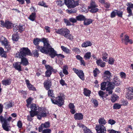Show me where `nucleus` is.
Listing matches in <instances>:
<instances>
[{
	"instance_id": "nucleus-1",
	"label": "nucleus",
	"mask_w": 133,
	"mask_h": 133,
	"mask_svg": "<svg viewBox=\"0 0 133 133\" xmlns=\"http://www.w3.org/2000/svg\"><path fill=\"white\" fill-rule=\"evenodd\" d=\"M20 52L17 53L16 56L17 58H22L25 56L26 55L31 56L32 54L30 50L27 48H21L19 50Z\"/></svg>"
},
{
	"instance_id": "nucleus-2",
	"label": "nucleus",
	"mask_w": 133,
	"mask_h": 133,
	"mask_svg": "<svg viewBox=\"0 0 133 133\" xmlns=\"http://www.w3.org/2000/svg\"><path fill=\"white\" fill-rule=\"evenodd\" d=\"M121 83L119 79L117 77H115L114 79V81L112 82H110L109 83V85L107 87V90L110 91L109 94H111L112 92V90L114 88L115 85H118Z\"/></svg>"
},
{
	"instance_id": "nucleus-3",
	"label": "nucleus",
	"mask_w": 133,
	"mask_h": 133,
	"mask_svg": "<svg viewBox=\"0 0 133 133\" xmlns=\"http://www.w3.org/2000/svg\"><path fill=\"white\" fill-rule=\"evenodd\" d=\"M64 96H60L56 97L55 99L51 98V100L52 103L57 104L58 106H61L64 104Z\"/></svg>"
},
{
	"instance_id": "nucleus-4",
	"label": "nucleus",
	"mask_w": 133,
	"mask_h": 133,
	"mask_svg": "<svg viewBox=\"0 0 133 133\" xmlns=\"http://www.w3.org/2000/svg\"><path fill=\"white\" fill-rule=\"evenodd\" d=\"M37 111V118L39 119H41L42 117H46L48 113V111L45 108H39Z\"/></svg>"
},
{
	"instance_id": "nucleus-5",
	"label": "nucleus",
	"mask_w": 133,
	"mask_h": 133,
	"mask_svg": "<svg viewBox=\"0 0 133 133\" xmlns=\"http://www.w3.org/2000/svg\"><path fill=\"white\" fill-rule=\"evenodd\" d=\"M39 42H43L45 46L46 45L48 46L49 45V41L47 39L45 38H43L41 39L37 38L36 39H34V40L33 42L36 45L39 44Z\"/></svg>"
},
{
	"instance_id": "nucleus-6",
	"label": "nucleus",
	"mask_w": 133,
	"mask_h": 133,
	"mask_svg": "<svg viewBox=\"0 0 133 133\" xmlns=\"http://www.w3.org/2000/svg\"><path fill=\"white\" fill-rule=\"evenodd\" d=\"M0 121L2 124V127L3 129L6 131H9L10 129V127L8 123L4 119L3 116H0Z\"/></svg>"
},
{
	"instance_id": "nucleus-7",
	"label": "nucleus",
	"mask_w": 133,
	"mask_h": 133,
	"mask_svg": "<svg viewBox=\"0 0 133 133\" xmlns=\"http://www.w3.org/2000/svg\"><path fill=\"white\" fill-rule=\"evenodd\" d=\"M50 47V44L49 46H48L46 45L45 46L44 45L43 46L37 45L36 46V48L37 49L40 51L41 52L45 54H48V50L49 48Z\"/></svg>"
},
{
	"instance_id": "nucleus-8",
	"label": "nucleus",
	"mask_w": 133,
	"mask_h": 133,
	"mask_svg": "<svg viewBox=\"0 0 133 133\" xmlns=\"http://www.w3.org/2000/svg\"><path fill=\"white\" fill-rule=\"evenodd\" d=\"M126 97L129 100L133 98V87H130L127 89Z\"/></svg>"
},
{
	"instance_id": "nucleus-9",
	"label": "nucleus",
	"mask_w": 133,
	"mask_h": 133,
	"mask_svg": "<svg viewBox=\"0 0 133 133\" xmlns=\"http://www.w3.org/2000/svg\"><path fill=\"white\" fill-rule=\"evenodd\" d=\"M96 130L98 133H105L106 130V129L104 126L100 125L99 126H96Z\"/></svg>"
},
{
	"instance_id": "nucleus-10",
	"label": "nucleus",
	"mask_w": 133,
	"mask_h": 133,
	"mask_svg": "<svg viewBox=\"0 0 133 133\" xmlns=\"http://www.w3.org/2000/svg\"><path fill=\"white\" fill-rule=\"evenodd\" d=\"M126 5L128 6L127 9V12L129 14L128 16L130 17L132 15V13L131 9H133V4L131 2H128L127 3Z\"/></svg>"
},
{
	"instance_id": "nucleus-11",
	"label": "nucleus",
	"mask_w": 133,
	"mask_h": 133,
	"mask_svg": "<svg viewBox=\"0 0 133 133\" xmlns=\"http://www.w3.org/2000/svg\"><path fill=\"white\" fill-rule=\"evenodd\" d=\"M122 42L124 43L125 44L127 45L128 43L130 44H131L133 43L132 40L129 39V36L127 35H125L124 37L121 39Z\"/></svg>"
},
{
	"instance_id": "nucleus-12",
	"label": "nucleus",
	"mask_w": 133,
	"mask_h": 133,
	"mask_svg": "<svg viewBox=\"0 0 133 133\" xmlns=\"http://www.w3.org/2000/svg\"><path fill=\"white\" fill-rule=\"evenodd\" d=\"M1 24L3 27H5L7 29H10L12 27L13 25L10 22L6 21L4 23L3 21H1Z\"/></svg>"
},
{
	"instance_id": "nucleus-13",
	"label": "nucleus",
	"mask_w": 133,
	"mask_h": 133,
	"mask_svg": "<svg viewBox=\"0 0 133 133\" xmlns=\"http://www.w3.org/2000/svg\"><path fill=\"white\" fill-rule=\"evenodd\" d=\"M112 77L111 74L108 71H105L104 72L103 79L107 81H110Z\"/></svg>"
},
{
	"instance_id": "nucleus-14",
	"label": "nucleus",
	"mask_w": 133,
	"mask_h": 133,
	"mask_svg": "<svg viewBox=\"0 0 133 133\" xmlns=\"http://www.w3.org/2000/svg\"><path fill=\"white\" fill-rule=\"evenodd\" d=\"M50 123L48 122H46L42 124L38 127L39 131L41 132L44 128H48L50 127Z\"/></svg>"
},
{
	"instance_id": "nucleus-15",
	"label": "nucleus",
	"mask_w": 133,
	"mask_h": 133,
	"mask_svg": "<svg viewBox=\"0 0 133 133\" xmlns=\"http://www.w3.org/2000/svg\"><path fill=\"white\" fill-rule=\"evenodd\" d=\"M48 54H49L51 58H54L57 55V52L54 50V48L51 47L49 48L48 50Z\"/></svg>"
},
{
	"instance_id": "nucleus-16",
	"label": "nucleus",
	"mask_w": 133,
	"mask_h": 133,
	"mask_svg": "<svg viewBox=\"0 0 133 133\" xmlns=\"http://www.w3.org/2000/svg\"><path fill=\"white\" fill-rule=\"evenodd\" d=\"M45 67L47 69L45 72V76L48 77H49L51 74L52 68L49 65H45Z\"/></svg>"
},
{
	"instance_id": "nucleus-17",
	"label": "nucleus",
	"mask_w": 133,
	"mask_h": 133,
	"mask_svg": "<svg viewBox=\"0 0 133 133\" xmlns=\"http://www.w3.org/2000/svg\"><path fill=\"white\" fill-rule=\"evenodd\" d=\"M68 30V29L66 28H61L58 29H55V32L57 34L62 35L64 36L65 33H66V32H67Z\"/></svg>"
},
{
	"instance_id": "nucleus-18",
	"label": "nucleus",
	"mask_w": 133,
	"mask_h": 133,
	"mask_svg": "<svg viewBox=\"0 0 133 133\" xmlns=\"http://www.w3.org/2000/svg\"><path fill=\"white\" fill-rule=\"evenodd\" d=\"M109 83H110V82L108 81L106 82H102L101 84V89L103 90H104L105 89H106V91L108 92V94L109 95V93L110 91L109 90H107V88Z\"/></svg>"
},
{
	"instance_id": "nucleus-19",
	"label": "nucleus",
	"mask_w": 133,
	"mask_h": 133,
	"mask_svg": "<svg viewBox=\"0 0 133 133\" xmlns=\"http://www.w3.org/2000/svg\"><path fill=\"white\" fill-rule=\"evenodd\" d=\"M77 124L78 126L80 128H83L84 133H92L91 130L89 129H88L87 127L85 126L84 125L80 123H78Z\"/></svg>"
},
{
	"instance_id": "nucleus-20",
	"label": "nucleus",
	"mask_w": 133,
	"mask_h": 133,
	"mask_svg": "<svg viewBox=\"0 0 133 133\" xmlns=\"http://www.w3.org/2000/svg\"><path fill=\"white\" fill-rule=\"evenodd\" d=\"M25 82L27 87L29 89L31 90L36 91V89L34 87V86L31 84L29 83V81L27 79H26L25 80Z\"/></svg>"
},
{
	"instance_id": "nucleus-21",
	"label": "nucleus",
	"mask_w": 133,
	"mask_h": 133,
	"mask_svg": "<svg viewBox=\"0 0 133 133\" xmlns=\"http://www.w3.org/2000/svg\"><path fill=\"white\" fill-rule=\"evenodd\" d=\"M21 59V61L20 62L21 64L24 66H26L29 64V62L27 59L23 57L22 58H18Z\"/></svg>"
},
{
	"instance_id": "nucleus-22",
	"label": "nucleus",
	"mask_w": 133,
	"mask_h": 133,
	"mask_svg": "<svg viewBox=\"0 0 133 133\" xmlns=\"http://www.w3.org/2000/svg\"><path fill=\"white\" fill-rule=\"evenodd\" d=\"M21 63L20 62H17L14 63L13 64V67L17 70L19 71H21Z\"/></svg>"
},
{
	"instance_id": "nucleus-23",
	"label": "nucleus",
	"mask_w": 133,
	"mask_h": 133,
	"mask_svg": "<svg viewBox=\"0 0 133 133\" xmlns=\"http://www.w3.org/2000/svg\"><path fill=\"white\" fill-rule=\"evenodd\" d=\"M66 32V33H65L64 36L66 38L69 39L70 40H72L74 38L72 35L70 34V31L68 29Z\"/></svg>"
},
{
	"instance_id": "nucleus-24",
	"label": "nucleus",
	"mask_w": 133,
	"mask_h": 133,
	"mask_svg": "<svg viewBox=\"0 0 133 133\" xmlns=\"http://www.w3.org/2000/svg\"><path fill=\"white\" fill-rule=\"evenodd\" d=\"M44 86L47 90H48L51 86V83L50 80L46 81L44 83Z\"/></svg>"
},
{
	"instance_id": "nucleus-25",
	"label": "nucleus",
	"mask_w": 133,
	"mask_h": 133,
	"mask_svg": "<svg viewBox=\"0 0 133 133\" xmlns=\"http://www.w3.org/2000/svg\"><path fill=\"white\" fill-rule=\"evenodd\" d=\"M74 117L76 119L81 120L83 118V115L81 113H76L74 115Z\"/></svg>"
},
{
	"instance_id": "nucleus-26",
	"label": "nucleus",
	"mask_w": 133,
	"mask_h": 133,
	"mask_svg": "<svg viewBox=\"0 0 133 133\" xmlns=\"http://www.w3.org/2000/svg\"><path fill=\"white\" fill-rule=\"evenodd\" d=\"M69 108L70 109V112L71 113L73 114L76 112V111L75 109V107L73 103H70L69 105Z\"/></svg>"
},
{
	"instance_id": "nucleus-27",
	"label": "nucleus",
	"mask_w": 133,
	"mask_h": 133,
	"mask_svg": "<svg viewBox=\"0 0 133 133\" xmlns=\"http://www.w3.org/2000/svg\"><path fill=\"white\" fill-rule=\"evenodd\" d=\"M96 62L97 65L101 67H104L105 66V63L103 62L101 59L97 60Z\"/></svg>"
},
{
	"instance_id": "nucleus-28",
	"label": "nucleus",
	"mask_w": 133,
	"mask_h": 133,
	"mask_svg": "<svg viewBox=\"0 0 133 133\" xmlns=\"http://www.w3.org/2000/svg\"><path fill=\"white\" fill-rule=\"evenodd\" d=\"M93 22V20L90 19H87L85 18L84 21V24L85 25H88L92 23Z\"/></svg>"
},
{
	"instance_id": "nucleus-29",
	"label": "nucleus",
	"mask_w": 133,
	"mask_h": 133,
	"mask_svg": "<svg viewBox=\"0 0 133 133\" xmlns=\"http://www.w3.org/2000/svg\"><path fill=\"white\" fill-rule=\"evenodd\" d=\"M2 84L5 85H9L11 83L10 79H4L2 81Z\"/></svg>"
},
{
	"instance_id": "nucleus-30",
	"label": "nucleus",
	"mask_w": 133,
	"mask_h": 133,
	"mask_svg": "<svg viewBox=\"0 0 133 133\" xmlns=\"http://www.w3.org/2000/svg\"><path fill=\"white\" fill-rule=\"evenodd\" d=\"M77 75L82 80H84V75L82 70H79V72Z\"/></svg>"
},
{
	"instance_id": "nucleus-31",
	"label": "nucleus",
	"mask_w": 133,
	"mask_h": 133,
	"mask_svg": "<svg viewBox=\"0 0 133 133\" xmlns=\"http://www.w3.org/2000/svg\"><path fill=\"white\" fill-rule=\"evenodd\" d=\"M0 55L2 57L6 58V52L4 51L2 48L0 47Z\"/></svg>"
},
{
	"instance_id": "nucleus-32",
	"label": "nucleus",
	"mask_w": 133,
	"mask_h": 133,
	"mask_svg": "<svg viewBox=\"0 0 133 133\" xmlns=\"http://www.w3.org/2000/svg\"><path fill=\"white\" fill-rule=\"evenodd\" d=\"M0 42L2 45H4L8 42L7 39L4 37L2 36L1 38Z\"/></svg>"
},
{
	"instance_id": "nucleus-33",
	"label": "nucleus",
	"mask_w": 133,
	"mask_h": 133,
	"mask_svg": "<svg viewBox=\"0 0 133 133\" xmlns=\"http://www.w3.org/2000/svg\"><path fill=\"white\" fill-rule=\"evenodd\" d=\"M92 45L91 43L89 41H87L84 42L82 45V47L85 48L88 46H91Z\"/></svg>"
},
{
	"instance_id": "nucleus-34",
	"label": "nucleus",
	"mask_w": 133,
	"mask_h": 133,
	"mask_svg": "<svg viewBox=\"0 0 133 133\" xmlns=\"http://www.w3.org/2000/svg\"><path fill=\"white\" fill-rule=\"evenodd\" d=\"M30 108L31 110L33 111H36V110L39 109V108L38 106H37L35 104H31V105Z\"/></svg>"
},
{
	"instance_id": "nucleus-35",
	"label": "nucleus",
	"mask_w": 133,
	"mask_h": 133,
	"mask_svg": "<svg viewBox=\"0 0 133 133\" xmlns=\"http://www.w3.org/2000/svg\"><path fill=\"white\" fill-rule=\"evenodd\" d=\"M36 17V14L35 12H32L30 15L29 19L32 21H34Z\"/></svg>"
},
{
	"instance_id": "nucleus-36",
	"label": "nucleus",
	"mask_w": 133,
	"mask_h": 133,
	"mask_svg": "<svg viewBox=\"0 0 133 133\" xmlns=\"http://www.w3.org/2000/svg\"><path fill=\"white\" fill-rule=\"evenodd\" d=\"M97 7H88V8L90 12L94 13L97 12L98 10V9Z\"/></svg>"
},
{
	"instance_id": "nucleus-37",
	"label": "nucleus",
	"mask_w": 133,
	"mask_h": 133,
	"mask_svg": "<svg viewBox=\"0 0 133 133\" xmlns=\"http://www.w3.org/2000/svg\"><path fill=\"white\" fill-rule=\"evenodd\" d=\"M38 5L39 6H43L44 7L48 8V6L43 1H42L39 2Z\"/></svg>"
},
{
	"instance_id": "nucleus-38",
	"label": "nucleus",
	"mask_w": 133,
	"mask_h": 133,
	"mask_svg": "<svg viewBox=\"0 0 133 133\" xmlns=\"http://www.w3.org/2000/svg\"><path fill=\"white\" fill-rule=\"evenodd\" d=\"M98 122L101 124L105 125L106 123V121L103 118H101L98 120Z\"/></svg>"
},
{
	"instance_id": "nucleus-39",
	"label": "nucleus",
	"mask_w": 133,
	"mask_h": 133,
	"mask_svg": "<svg viewBox=\"0 0 133 133\" xmlns=\"http://www.w3.org/2000/svg\"><path fill=\"white\" fill-rule=\"evenodd\" d=\"M91 91L89 90L84 88V94L86 96H89L91 93Z\"/></svg>"
},
{
	"instance_id": "nucleus-40",
	"label": "nucleus",
	"mask_w": 133,
	"mask_h": 133,
	"mask_svg": "<svg viewBox=\"0 0 133 133\" xmlns=\"http://www.w3.org/2000/svg\"><path fill=\"white\" fill-rule=\"evenodd\" d=\"M85 17L83 15H79L76 17L77 20L79 21H84Z\"/></svg>"
},
{
	"instance_id": "nucleus-41",
	"label": "nucleus",
	"mask_w": 133,
	"mask_h": 133,
	"mask_svg": "<svg viewBox=\"0 0 133 133\" xmlns=\"http://www.w3.org/2000/svg\"><path fill=\"white\" fill-rule=\"evenodd\" d=\"M118 98V97L117 95L114 94L111 97V101L112 102H114L117 100Z\"/></svg>"
},
{
	"instance_id": "nucleus-42",
	"label": "nucleus",
	"mask_w": 133,
	"mask_h": 133,
	"mask_svg": "<svg viewBox=\"0 0 133 133\" xmlns=\"http://www.w3.org/2000/svg\"><path fill=\"white\" fill-rule=\"evenodd\" d=\"M30 116L31 117H33L36 115L37 116L38 111L31 110L30 111Z\"/></svg>"
},
{
	"instance_id": "nucleus-43",
	"label": "nucleus",
	"mask_w": 133,
	"mask_h": 133,
	"mask_svg": "<svg viewBox=\"0 0 133 133\" xmlns=\"http://www.w3.org/2000/svg\"><path fill=\"white\" fill-rule=\"evenodd\" d=\"M19 38V36L17 34H14L12 36V39L13 41H17Z\"/></svg>"
},
{
	"instance_id": "nucleus-44",
	"label": "nucleus",
	"mask_w": 133,
	"mask_h": 133,
	"mask_svg": "<svg viewBox=\"0 0 133 133\" xmlns=\"http://www.w3.org/2000/svg\"><path fill=\"white\" fill-rule=\"evenodd\" d=\"M91 53L89 52H88L85 54L84 56V58L85 59H89L91 57Z\"/></svg>"
},
{
	"instance_id": "nucleus-45",
	"label": "nucleus",
	"mask_w": 133,
	"mask_h": 133,
	"mask_svg": "<svg viewBox=\"0 0 133 133\" xmlns=\"http://www.w3.org/2000/svg\"><path fill=\"white\" fill-rule=\"evenodd\" d=\"M33 99L31 97L29 98L26 100L27 103L26 106L28 108L29 107V105L30 104Z\"/></svg>"
},
{
	"instance_id": "nucleus-46",
	"label": "nucleus",
	"mask_w": 133,
	"mask_h": 133,
	"mask_svg": "<svg viewBox=\"0 0 133 133\" xmlns=\"http://www.w3.org/2000/svg\"><path fill=\"white\" fill-rule=\"evenodd\" d=\"M13 30L14 32H19L18 25L15 24L13 25Z\"/></svg>"
},
{
	"instance_id": "nucleus-47",
	"label": "nucleus",
	"mask_w": 133,
	"mask_h": 133,
	"mask_svg": "<svg viewBox=\"0 0 133 133\" xmlns=\"http://www.w3.org/2000/svg\"><path fill=\"white\" fill-rule=\"evenodd\" d=\"M4 119L6 121L7 123L10 121L13 122L15 119L13 118L11 116H9L7 119H6L4 118Z\"/></svg>"
},
{
	"instance_id": "nucleus-48",
	"label": "nucleus",
	"mask_w": 133,
	"mask_h": 133,
	"mask_svg": "<svg viewBox=\"0 0 133 133\" xmlns=\"http://www.w3.org/2000/svg\"><path fill=\"white\" fill-rule=\"evenodd\" d=\"M121 107V104L118 103H115L114 104L113 107L114 109H120Z\"/></svg>"
},
{
	"instance_id": "nucleus-49",
	"label": "nucleus",
	"mask_w": 133,
	"mask_h": 133,
	"mask_svg": "<svg viewBox=\"0 0 133 133\" xmlns=\"http://www.w3.org/2000/svg\"><path fill=\"white\" fill-rule=\"evenodd\" d=\"M62 49L65 52L68 53L69 52V50L67 48L63 46H62L61 47Z\"/></svg>"
},
{
	"instance_id": "nucleus-50",
	"label": "nucleus",
	"mask_w": 133,
	"mask_h": 133,
	"mask_svg": "<svg viewBox=\"0 0 133 133\" xmlns=\"http://www.w3.org/2000/svg\"><path fill=\"white\" fill-rule=\"evenodd\" d=\"M48 96L52 98L54 97V94L53 93V91L51 90H49L48 92Z\"/></svg>"
},
{
	"instance_id": "nucleus-51",
	"label": "nucleus",
	"mask_w": 133,
	"mask_h": 133,
	"mask_svg": "<svg viewBox=\"0 0 133 133\" xmlns=\"http://www.w3.org/2000/svg\"><path fill=\"white\" fill-rule=\"evenodd\" d=\"M94 75L95 77L97 76L98 74L99 73V71L97 68H95L93 71Z\"/></svg>"
},
{
	"instance_id": "nucleus-52",
	"label": "nucleus",
	"mask_w": 133,
	"mask_h": 133,
	"mask_svg": "<svg viewBox=\"0 0 133 133\" xmlns=\"http://www.w3.org/2000/svg\"><path fill=\"white\" fill-rule=\"evenodd\" d=\"M115 59L111 57H110L109 59L108 62L110 64H112L114 63Z\"/></svg>"
},
{
	"instance_id": "nucleus-53",
	"label": "nucleus",
	"mask_w": 133,
	"mask_h": 133,
	"mask_svg": "<svg viewBox=\"0 0 133 133\" xmlns=\"http://www.w3.org/2000/svg\"><path fill=\"white\" fill-rule=\"evenodd\" d=\"M83 12H87V10L89 9L88 7H87L86 5H83V6L81 8Z\"/></svg>"
},
{
	"instance_id": "nucleus-54",
	"label": "nucleus",
	"mask_w": 133,
	"mask_h": 133,
	"mask_svg": "<svg viewBox=\"0 0 133 133\" xmlns=\"http://www.w3.org/2000/svg\"><path fill=\"white\" fill-rule=\"evenodd\" d=\"M97 7L98 5L96 4L95 2H94L92 1L90 3V6H88V7Z\"/></svg>"
},
{
	"instance_id": "nucleus-55",
	"label": "nucleus",
	"mask_w": 133,
	"mask_h": 133,
	"mask_svg": "<svg viewBox=\"0 0 133 133\" xmlns=\"http://www.w3.org/2000/svg\"><path fill=\"white\" fill-rule=\"evenodd\" d=\"M32 52L35 57H38L39 55V54L38 50H35L33 51Z\"/></svg>"
},
{
	"instance_id": "nucleus-56",
	"label": "nucleus",
	"mask_w": 133,
	"mask_h": 133,
	"mask_svg": "<svg viewBox=\"0 0 133 133\" xmlns=\"http://www.w3.org/2000/svg\"><path fill=\"white\" fill-rule=\"evenodd\" d=\"M72 50L75 52L79 54L80 52V50L77 48L75 47L72 49Z\"/></svg>"
},
{
	"instance_id": "nucleus-57",
	"label": "nucleus",
	"mask_w": 133,
	"mask_h": 133,
	"mask_svg": "<svg viewBox=\"0 0 133 133\" xmlns=\"http://www.w3.org/2000/svg\"><path fill=\"white\" fill-rule=\"evenodd\" d=\"M116 123V122L114 120L110 119L108 121V123L111 125L114 124Z\"/></svg>"
},
{
	"instance_id": "nucleus-58",
	"label": "nucleus",
	"mask_w": 133,
	"mask_h": 133,
	"mask_svg": "<svg viewBox=\"0 0 133 133\" xmlns=\"http://www.w3.org/2000/svg\"><path fill=\"white\" fill-rule=\"evenodd\" d=\"M3 45L5 46V48H6L7 49V50L9 51L10 50L11 48L10 46V45L9 44V42L7 43V44H4Z\"/></svg>"
},
{
	"instance_id": "nucleus-59",
	"label": "nucleus",
	"mask_w": 133,
	"mask_h": 133,
	"mask_svg": "<svg viewBox=\"0 0 133 133\" xmlns=\"http://www.w3.org/2000/svg\"><path fill=\"white\" fill-rule=\"evenodd\" d=\"M18 26L20 32H21L23 31L25 29L24 26L23 25L20 24Z\"/></svg>"
},
{
	"instance_id": "nucleus-60",
	"label": "nucleus",
	"mask_w": 133,
	"mask_h": 133,
	"mask_svg": "<svg viewBox=\"0 0 133 133\" xmlns=\"http://www.w3.org/2000/svg\"><path fill=\"white\" fill-rule=\"evenodd\" d=\"M116 14V10L112 11L111 14V17L112 18L115 17Z\"/></svg>"
},
{
	"instance_id": "nucleus-61",
	"label": "nucleus",
	"mask_w": 133,
	"mask_h": 133,
	"mask_svg": "<svg viewBox=\"0 0 133 133\" xmlns=\"http://www.w3.org/2000/svg\"><path fill=\"white\" fill-rule=\"evenodd\" d=\"M116 14L119 17H122L123 14V12L118 11L117 10H116Z\"/></svg>"
},
{
	"instance_id": "nucleus-62",
	"label": "nucleus",
	"mask_w": 133,
	"mask_h": 133,
	"mask_svg": "<svg viewBox=\"0 0 133 133\" xmlns=\"http://www.w3.org/2000/svg\"><path fill=\"white\" fill-rule=\"evenodd\" d=\"M51 130L50 129H45L42 131V133H51Z\"/></svg>"
},
{
	"instance_id": "nucleus-63",
	"label": "nucleus",
	"mask_w": 133,
	"mask_h": 133,
	"mask_svg": "<svg viewBox=\"0 0 133 133\" xmlns=\"http://www.w3.org/2000/svg\"><path fill=\"white\" fill-rule=\"evenodd\" d=\"M120 76L122 78L125 79L126 77V74L123 72H121L120 74Z\"/></svg>"
},
{
	"instance_id": "nucleus-64",
	"label": "nucleus",
	"mask_w": 133,
	"mask_h": 133,
	"mask_svg": "<svg viewBox=\"0 0 133 133\" xmlns=\"http://www.w3.org/2000/svg\"><path fill=\"white\" fill-rule=\"evenodd\" d=\"M108 131L109 133H121L119 131H116L113 129L109 130Z\"/></svg>"
}]
</instances>
